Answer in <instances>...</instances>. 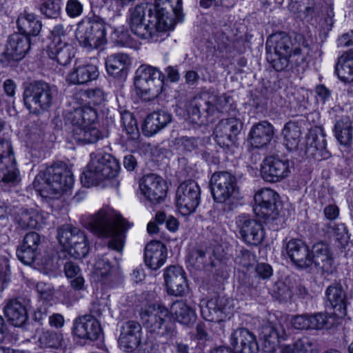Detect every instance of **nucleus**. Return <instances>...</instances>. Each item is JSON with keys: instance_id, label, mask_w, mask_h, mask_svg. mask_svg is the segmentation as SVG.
I'll return each instance as SVG.
<instances>
[{"instance_id": "4", "label": "nucleus", "mask_w": 353, "mask_h": 353, "mask_svg": "<svg viewBox=\"0 0 353 353\" xmlns=\"http://www.w3.org/2000/svg\"><path fill=\"white\" fill-rule=\"evenodd\" d=\"M230 99L225 94L216 95L209 92L196 94L188 108L192 121L199 125L214 122L226 108Z\"/></svg>"}, {"instance_id": "48", "label": "nucleus", "mask_w": 353, "mask_h": 353, "mask_svg": "<svg viewBox=\"0 0 353 353\" xmlns=\"http://www.w3.org/2000/svg\"><path fill=\"white\" fill-rule=\"evenodd\" d=\"M112 268L110 260L107 254L98 256L94 264V274L103 282L105 281Z\"/></svg>"}, {"instance_id": "1", "label": "nucleus", "mask_w": 353, "mask_h": 353, "mask_svg": "<svg viewBox=\"0 0 353 353\" xmlns=\"http://www.w3.org/2000/svg\"><path fill=\"white\" fill-rule=\"evenodd\" d=\"M86 227L101 237L110 238L108 248L121 251L123 249L125 232L129 225L120 215L104 210L90 216L85 223Z\"/></svg>"}, {"instance_id": "40", "label": "nucleus", "mask_w": 353, "mask_h": 353, "mask_svg": "<svg viewBox=\"0 0 353 353\" xmlns=\"http://www.w3.org/2000/svg\"><path fill=\"white\" fill-rule=\"evenodd\" d=\"M69 254L76 259L85 257L89 251V247L83 231L79 228L73 229V238L71 245H68Z\"/></svg>"}, {"instance_id": "31", "label": "nucleus", "mask_w": 353, "mask_h": 353, "mask_svg": "<svg viewBox=\"0 0 353 353\" xmlns=\"http://www.w3.org/2000/svg\"><path fill=\"white\" fill-rule=\"evenodd\" d=\"M167 259L166 246L159 241H152L144 250V261L145 265L153 270L160 268Z\"/></svg>"}, {"instance_id": "20", "label": "nucleus", "mask_w": 353, "mask_h": 353, "mask_svg": "<svg viewBox=\"0 0 353 353\" xmlns=\"http://www.w3.org/2000/svg\"><path fill=\"white\" fill-rule=\"evenodd\" d=\"M325 298L326 309L332 310L336 317L342 318L347 314V293L340 283H335L328 286L325 290Z\"/></svg>"}, {"instance_id": "55", "label": "nucleus", "mask_w": 353, "mask_h": 353, "mask_svg": "<svg viewBox=\"0 0 353 353\" xmlns=\"http://www.w3.org/2000/svg\"><path fill=\"white\" fill-rule=\"evenodd\" d=\"M295 353H313L316 344L312 339L303 336L294 342Z\"/></svg>"}, {"instance_id": "63", "label": "nucleus", "mask_w": 353, "mask_h": 353, "mask_svg": "<svg viewBox=\"0 0 353 353\" xmlns=\"http://www.w3.org/2000/svg\"><path fill=\"white\" fill-rule=\"evenodd\" d=\"M291 323L292 326L297 330H310L308 314L294 316Z\"/></svg>"}, {"instance_id": "12", "label": "nucleus", "mask_w": 353, "mask_h": 353, "mask_svg": "<svg viewBox=\"0 0 353 353\" xmlns=\"http://www.w3.org/2000/svg\"><path fill=\"white\" fill-rule=\"evenodd\" d=\"M254 212L265 223H272L276 220L281 209V203L278 193L270 188H263L254 195Z\"/></svg>"}, {"instance_id": "59", "label": "nucleus", "mask_w": 353, "mask_h": 353, "mask_svg": "<svg viewBox=\"0 0 353 353\" xmlns=\"http://www.w3.org/2000/svg\"><path fill=\"white\" fill-rule=\"evenodd\" d=\"M65 11L70 17H77L83 12V5L78 0H68L66 3Z\"/></svg>"}, {"instance_id": "18", "label": "nucleus", "mask_w": 353, "mask_h": 353, "mask_svg": "<svg viewBox=\"0 0 353 353\" xmlns=\"http://www.w3.org/2000/svg\"><path fill=\"white\" fill-rule=\"evenodd\" d=\"M139 188L142 194L151 204H158L166 197V183L154 174L144 176L140 180Z\"/></svg>"}, {"instance_id": "22", "label": "nucleus", "mask_w": 353, "mask_h": 353, "mask_svg": "<svg viewBox=\"0 0 353 353\" xmlns=\"http://www.w3.org/2000/svg\"><path fill=\"white\" fill-rule=\"evenodd\" d=\"M326 145L323 129L316 126L307 134L304 151L309 157L327 159L330 157V154L326 148Z\"/></svg>"}, {"instance_id": "54", "label": "nucleus", "mask_w": 353, "mask_h": 353, "mask_svg": "<svg viewBox=\"0 0 353 353\" xmlns=\"http://www.w3.org/2000/svg\"><path fill=\"white\" fill-rule=\"evenodd\" d=\"M70 31L68 26H64L62 24L54 26L51 30L52 41L50 44H59L69 42L68 33Z\"/></svg>"}, {"instance_id": "62", "label": "nucleus", "mask_w": 353, "mask_h": 353, "mask_svg": "<svg viewBox=\"0 0 353 353\" xmlns=\"http://www.w3.org/2000/svg\"><path fill=\"white\" fill-rule=\"evenodd\" d=\"M334 236L336 239L341 242V244L347 242L348 239L347 230L343 223L334 224L331 227Z\"/></svg>"}, {"instance_id": "58", "label": "nucleus", "mask_w": 353, "mask_h": 353, "mask_svg": "<svg viewBox=\"0 0 353 353\" xmlns=\"http://www.w3.org/2000/svg\"><path fill=\"white\" fill-rule=\"evenodd\" d=\"M50 307V306L47 303H43L39 307L34 313V321L42 325L44 322L48 320V317L51 314V312L49 310Z\"/></svg>"}, {"instance_id": "13", "label": "nucleus", "mask_w": 353, "mask_h": 353, "mask_svg": "<svg viewBox=\"0 0 353 353\" xmlns=\"http://www.w3.org/2000/svg\"><path fill=\"white\" fill-rule=\"evenodd\" d=\"M201 201V189L194 180L181 183L176 191V204L180 213L184 216L194 213Z\"/></svg>"}, {"instance_id": "42", "label": "nucleus", "mask_w": 353, "mask_h": 353, "mask_svg": "<svg viewBox=\"0 0 353 353\" xmlns=\"http://www.w3.org/2000/svg\"><path fill=\"white\" fill-rule=\"evenodd\" d=\"M283 134L288 150L293 151L299 149L301 139V129L297 121L288 122L283 130Z\"/></svg>"}, {"instance_id": "61", "label": "nucleus", "mask_w": 353, "mask_h": 353, "mask_svg": "<svg viewBox=\"0 0 353 353\" xmlns=\"http://www.w3.org/2000/svg\"><path fill=\"white\" fill-rule=\"evenodd\" d=\"M176 144L183 150L192 151L198 147V139L193 137H182L176 139Z\"/></svg>"}, {"instance_id": "11", "label": "nucleus", "mask_w": 353, "mask_h": 353, "mask_svg": "<svg viewBox=\"0 0 353 353\" xmlns=\"http://www.w3.org/2000/svg\"><path fill=\"white\" fill-rule=\"evenodd\" d=\"M11 141L0 138V188L7 191L20 181Z\"/></svg>"}, {"instance_id": "50", "label": "nucleus", "mask_w": 353, "mask_h": 353, "mask_svg": "<svg viewBox=\"0 0 353 353\" xmlns=\"http://www.w3.org/2000/svg\"><path fill=\"white\" fill-rule=\"evenodd\" d=\"M308 321L310 330H322L330 325L329 316L323 312L308 314Z\"/></svg>"}, {"instance_id": "49", "label": "nucleus", "mask_w": 353, "mask_h": 353, "mask_svg": "<svg viewBox=\"0 0 353 353\" xmlns=\"http://www.w3.org/2000/svg\"><path fill=\"white\" fill-rule=\"evenodd\" d=\"M120 114L123 125L129 135L128 138L133 141L137 140L139 137V132L136 119L128 111H124Z\"/></svg>"}, {"instance_id": "26", "label": "nucleus", "mask_w": 353, "mask_h": 353, "mask_svg": "<svg viewBox=\"0 0 353 353\" xmlns=\"http://www.w3.org/2000/svg\"><path fill=\"white\" fill-rule=\"evenodd\" d=\"M29 300L23 298L12 299L6 304L3 311L8 321L15 327H21L28 319Z\"/></svg>"}, {"instance_id": "25", "label": "nucleus", "mask_w": 353, "mask_h": 353, "mask_svg": "<svg viewBox=\"0 0 353 353\" xmlns=\"http://www.w3.org/2000/svg\"><path fill=\"white\" fill-rule=\"evenodd\" d=\"M168 293L173 296H183L188 291V285L183 270L179 266H170L164 273Z\"/></svg>"}, {"instance_id": "34", "label": "nucleus", "mask_w": 353, "mask_h": 353, "mask_svg": "<svg viewBox=\"0 0 353 353\" xmlns=\"http://www.w3.org/2000/svg\"><path fill=\"white\" fill-rule=\"evenodd\" d=\"M99 72L97 65L83 64L75 66L66 77V81L72 85H84L97 79Z\"/></svg>"}, {"instance_id": "60", "label": "nucleus", "mask_w": 353, "mask_h": 353, "mask_svg": "<svg viewBox=\"0 0 353 353\" xmlns=\"http://www.w3.org/2000/svg\"><path fill=\"white\" fill-rule=\"evenodd\" d=\"M40 236L35 232L27 233L22 241L23 245L34 248V251L38 252V248L40 245Z\"/></svg>"}, {"instance_id": "36", "label": "nucleus", "mask_w": 353, "mask_h": 353, "mask_svg": "<svg viewBox=\"0 0 353 353\" xmlns=\"http://www.w3.org/2000/svg\"><path fill=\"white\" fill-rule=\"evenodd\" d=\"M21 34L26 37L37 36L39 34L42 24L34 14L23 12L19 14L17 21Z\"/></svg>"}, {"instance_id": "29", "label": "nucleus", "mask_w": 353, "mask_h": 353, "mask_svg": "<svg viewBox=\"0 0 353 353\" xmlns=\"http://www.w3.org/2000/svg\"><path fill=\"white\" fill-rule=\"evenodd\" d=\"M311 265L314 263L319 268L323 274H332L333 267V257L329 246L323 242H319L312 245L310 255Z\"/></svg>"}, {"instance_id": "35", "label": "nucleus", "mask_w": 353, "mask_h": 353, "mask_svg": "<svg viewBox=\"0 0 353 353\" xmlns=\"http://www.w3.org/2000/svg\"><path fill=\"white\" fill-rule=\"evenodd\" d=\"M48 57L61 65H67L74 58V47L69 42L50 44L48 48Z\"/></svg>"}, {"instance_id": "46", "label": "nucleus", "mask_w": 353, "mask_h": 353, "mask_svg": "<svg viewBox=\"0 0 353 353\" xmlns=\"http://www.w3.org/2000/svg\"><path fill=\"white\" fill-rule=\"evenodd\" d=\"M64 273L70 280V286L74 290H83L85 287V280L79 266L74 262L67 261L63 267Z\"/></svg>"}, {"instance_id": "27", "label": "nucleus", "mask_w": 353, "mask_h": 353, "mask_svg": "<svg viewBox=\"0 0 353 353\" xmlns=\"http://www.w3.org/2000/svg\"><path fill=\"white\" fill-rule=\"evenodd\" d=\"M30 49V38L19 33H14L8 37L3 56L8 61H19L24 58Z\"/></svg>"}, {"instance_id": "16", "label": "nucleus", "mask_w": 353, "mask_h": 353, "mask_svg": "<svg viewBox=\"0 0 353 353\" xmlns=\"http://www.w3.org/2000/svg\"><path fill=\"white\" fill-rule=\"evenodd\" d=\"M154 8V13L159 18L161 27L168 31L174 28L176 20L181 19V0H155Z\"/></svg>"}, {"instance_id": "53", "label": "nucleus", "mask_w": 353, "mask_h": 353, "mask_svg": "<svg viewBox=\"0 0 353 353\" xmlns=\"http://www.w3.org/2000/svg\"><path fill=\"white\" fill-rule=\"evenodd\" d=\"M38 252L34 251V248L27 247L21 244L17 250V256L23 263L26 265L32 264L35 259Z\"/></svg>"}, {"instance_id": "43", "label": "nucleus", "mask_w": 353, "mask_h": 353, "mask_svg": "<svg viewBox=\"0 0 353 353\" xmlns=\"http://www.w3.org/2000/svg\"><path fill=\"white\" fill-rule=\"evenodd\" d=\"M352 121L347 116L337 120L334 128L336 139L343 145H348L352 143Z\"/></svg>"}, {"instance_id": "8", "label": "nucleus", "mask_w": 353, "mask_h": 353, "mask_svg": "<svg viewBox=\"0 0 353 353\" xmlns=\"http://www.w3.org/2000/svg\"><path fill=\"white\" fill-rule=\"evenodd\" d=\"M164 76L157 68L142 65L136 71L134 86L145 101H151L161 92Z\"/></svg>"}, {"instance_id": "57", "label": "nucleus", "mask_w": 353, "mask_h": 353, "mask_svg": "<svg viewBox=\"0 0 353 353\" xmlns=\"http://www.w3.org/2000/svg\"><path fill=\"white\" fill-rule=\"evenodd\" d=\"M84 127L90 125L97 119V111L90 106L79 108Z\"/></svg>"}, {"instance_id": "37", "label": "nucleus", "mask_w": 353, "mask_h": 353, "mask_svg": "<svg viewBox=\"0 0 353 353\" xmlns=\"http://www.w3.org/2000/svg\"><path fill=\"white\" fill-rule=\"evenodd\" d=\"M14 220L22 229H33L42 222L43 216L34 209L21 208L16 212Z\"/></svg>"}, {"instance_id": "38", "label": "nucleus", "mask_w": 353, "mask_h": 353, "mask_svg": "<svg viewBox=\"0 0 353 353\" xmlns=\"http://www.w3.org/2000/svg\"><path fill=\"white\" fill-rule=\"evenodd\" d=\"M106 136V133L90 125L83 128H74L72 129L73 139L77 143L82 144L94 143L99 140L103 139Z\"/></svg>"}, {"instance_id": "6", "label": "nucleus", "mask_w": 353, "mask_h": 353, "mask_svg": "<svg viewBox=\"0 0 353 353\" xmlns=\"http://www.w3.org/2000/svg\"><path fill=\"white\" fill-rule=\"evenodd\" d=\"M119 169V162L110 154L92 153L87 170L81 176V182L85 187L97 185L105 179L116 177Z\"/></svg>"}, {"instance_id": "32", "label": "nucleus", "mask_w": 353, "mask_h": 353, "mask_svg": "<svg viewBox=\"0 0 353 353\" xmlns=\"http://www.w3.org/2000/svg\"><path fill=\"white\" fill-rule=\"evenodd\" d=\"M274 135V127L268 121H261L255 123L251 128L248 141L251 145L261 148L270 143Z\"/></svg>"}, {"instance_id": "39", "label": "nucleus", "mask_w": 353, "mask_h": 353, "mask_svg": "<svg viewBox=\"0 0 353 353\" xmlns=\"http://www.w3.org/2000/svg\"><path fill=\"white\" fill-rule=\"evenodd\" d=\"M170 313L181 324L190 325L196 319L194 309L182 301L174 302L170 307Z\"/></svg>"}, {"instance_id": "33", "label": "nucleus", "mask_w": 353, "mask_h": 353, "mask_svg": "<svg viewBox=\"0 0 353 353\" xmlns=\"http://www.w3.org/2000/svg\"><path fill=\"white\" fill-rule=\"evenodd\" d=\"M172 121V115L165 110H157L149 114L143 125V132L152 137L166 127Z\"/></svg>"}, {"instance_id": "23", "label": "nucleus", "mask_w": 353, "mask_h": 353, "mask_svg": "<svg viewBox=\"0 0 353 353\" xmlns=\"http://www.w3.org/2000/svg\"><path fill=\"white\" fill-rule=\"evenodd\" d=\"M236 223L242 239L248 244L258 245L262 242L265 233L261 223L258 221L240 216Z\"/></svg>"}, {"instance_id": "15", "label": "nucleus", "mask_w": 353, "mask_h": 353, "mask_svg": "<svg viewBox=\"0 0 353 353\" xmlns=\"http://www.w3.org/2000/svg\"><path fill=\"white\" fill-rule=\"evenodd\" d=\"M210 188L213 199L217 203H225L238 191L236 176L226 171L212 174Z\"/></svg>"}, {"instance_id": "45", "label": "nucleus", "mask_w": 353, "mask_h": 353, "mask_svg": "<svg viewBox=\"0 0 353 353\" xmlns=\"http://www.w3.org/2000/svg\"><path fill=\"white\" fill-rule=\"evenodd\" d=\"M37 344L41 348H50L58 350L64 344V339L61 333L53 330H42L39 334Z\"/></svg>"}, {"instance_id": "47", "label": "nucleus", "mask_w": 353, "mask_h": 353, "mask_svg": "<svg viewBox=\"0 0 353 353\" xmlns=\"http://www.w3.org/2000/svg\"><path fill=\"white\" fill-rule=\"evenodd\" d=\"M260 338L263 341V346L265 352H273L279 345V333L277 330L270 323L261 327Z\"/></svg>"}, {"instance_id": "44", "label": "nucleus", "mask_w": 353, "mask_h": 353, "mask_svg": "<svg viewBox=\"0 0 353 353\" xmlns=\"http://www.w3.org/2000/svg\"><path fill=\"white\" fill-rule=\"evenodd\" d=\"M128 61V57L125 54H115L109 56L105 60L108 73L114 77L125 74Z\"/></svg>"}, {"instance_id": "41", "label": "nucleus", "mask_w": 353, "mask_h": 353, "mask_svg": "<svg viewBox=\"0 0 353 353\" xmlns=\"http://www.w3.org/2000/svg\"><path fill=\"white\" fill-rule=\"evenodd\" d=\"M335 71L341 81H353V50L344 53L339 58Z\"/></svg>"}, {"instance_id": "52", "label": "nucleus", "mask_w": 353, "mask_h": 353, "mask_svg": "<svg viewBox=\"0 0 353 353\" xmlns=\"http://www.w3.org/2000/svg\"><path fill=\"white\" fill-rule=\"evenodd\" d=\"M70 224H65L60 227L58 230V240L61 245L65 249H68V245H71V241L73 238V229H77Z\"/></svg>"}, {"instance_id": "24", "label": "nucleus", "mask_w": 353, "mask_h": 353, "mask_svg": "<svg viewBox=\"0 0 353 353\" xmlns=\"http://www.w3.org/2000/svg\"><path fill=\"white\" fill-rule=\"evenodd\" d=\"M202 316L208 321L220 322L230 314L228 299L224 296H215L206 302L201 310Z\"/></svg>"}, {"instance_id": "21", "label": "nucleus", "mask_w": 353, "mask_h": 353, "mask_svg": "<svg viewBox=\"0 0 353 353\" xmlns=\"http://www.w3.org/2000/svg\"><path fill=\"white\" fill-rule=\"evenodd\" d=\"M141 326L136 321H127L120 327L119 344L121 348L127 352H134L141 343Z\"/></svg>"}, {"instance_id": "19", "label": "nucleus", "mask_w": 353, "mask_h": 353, "mask_svg": "<svg viewBox=\"0 0 353 353\" xmlns=\"http://www.w3.org/2000/svg\"><path fill=\"white\" fill-rule=\"evenodd\" d=\"M72 333L79 339L94 341L103 334V330L99 320L82 315L74 320Z\"/></svg>"}, {"instance_id": "51", "label": "nucleus", "mask_w": 353, "mask_h": 353, "mask_svg": "<svg viewBox=\"0 0 353 353\" xmlns=\"http://www.w3.org/2000/svg\"><path fill=\"white\" fill-rule=\"evenodd\" d=\"M61 0H47L40 6L41 13L48 18L56 19L61 11Z\"/></svg>"}, {"instance_id": "3", "label": "nucleus", "mask_w": 353, "mask_h": 353, "mask_svg": "<svg viewBox=\"0 0 353 353\" xmlns=\"http://www.w3.org/2000/svg\"><path fill=\"white\" fill-rule=\"evenodd\" d=\"M267 60L276 71H283L290 63L299 65L304 61L301 49L294 46L292 38L285 32L272 34L266 41Z\"/></svg>"}, {"instance_id": "30", "label": "nucleus", "mask_w": 353, "mask_h": 353, "mask_svg": "<svg viewBox=\"0 0 353 353\" xmlns=\"http://www.w3.org/2000/svg\"><path fill=\"white\" fill-rule=\"evenodd\" d=\"M288 256L298 268L305 269L311 266L310 250L302 241L291 239L286 244Z\"/></svg>"}, {"instance_id": "7", "label": "nucleus", "mask_w": 353, "mask_h": 353, "mask_svg": "<svg viewBox=\"0 0 353 353\" xmlns=\"http://www.w3.org/2000/svg\"><path fill=\"white\" fill-rule=\"evenodd\" d=\"M141 319L143 325L150 332L160 333L165 338L163 342L168 343L176 336L174 325L169 321V311L161 305H151L141 313Z\"/></svg>"}, {"instance_id": "14", "label": "nucleus", "mask_w": 353, "mask_h": 353, "mask_svg": "<svg viewBox=\"0 0 353 353\" xmlns=\"http://www.w3.org/2000/svg\"><path fill=\"white\" fill-rule=\"evenodd\" d=\"M242 128V122L236 118L222 119L214 130V140L226 152H232Z\"/></svg>"}, {"instance_id": "64", "label": "nucleus", "mask_w": 353, "mask_h": 353, "mask_svg": "<svg viewBox=\"0 0 353 353\" xmlns=\"http://www.w3.org/2000/svg\"><path fill=\"white\" fill-rule=\"evenodd\" d=\"M65 119L67 122L73 125V128L84 127L79 108H76L73 111L68 112Z\"/></svg>"}, {"instance_id": "5", "label": "nucleus", "mask_w": 353, "mask_h": 353, "mask_svg": "<svg viewBox=\"0 0 353 353\" xmlns=\"http://www.w3.org/2000/svg\"><path fill=\"white\" fill-rule=\"evenodd\" d=\"M73 184L72 173L62 162L54 163L40 172L32 183L37 191L46 190L54 194L70 190Z\"/></svg>"}, {"instance_id": "28", "label": "nucleus", "mask_w": 353, "mask_h": 353, "mask_svg": "<svg viewBox=\"0 0 353 353\" xmlns=\"http://www.w3.org/2000/svg\"><path fill=\"white\" fill-rule=\"evenodd\" d=\"M230 343L236 352L258 353L259 352L256 336L244 327L238 328L232 332Z\"/></svg>"}, {"instance_id": "10", "label": "nucleus", "mask_w": 353, "mask_h": 353, "mask_svg": "<svg viewBox=\"0 0 353 353\" xmlns=\"http://www.w3.org/2000/svg\"><path fill=\"white\" fill-rule=\"evenodd\" d=\"M105 24L102 18L94 15L85 17L77 24L75 36L84 48H98L105 41Z\"/></svg>"}, {"instance_id": "2", "label": "nucleus", "mask_w": 353, "mask_h": 353, "mask_svg": "<svg viewBox=\"0 0 353 353\" xmlns=\"http://www.w3.org/2000/svg\"><path fill=\"white\" fill-rule=\"evenodd\" d=\"M128 21L132 32L141 39L161 42L168 36V29L161 28L151 5L140 3L130 9Z\"/></svg>"}, {"instance_id": "17", "label": "nucleus", "mask_w": 353, "mask_h": 353, "mask_svg": "<svg viewBox=\"0 0 353 353\" xmlns=\"http://www.w3.org/2000/svg\"><path fill=\"white\" fill-rule=\"evenodd\" d=\"M290 172L289 161L276 155L265 158L261 168L262 178L271 183L281 181L288 177Z\"/></svg>"}, {"instance_id": "56", "label": "nucleus", "mask_w": 353, "mask_h": 353, "mask_svg": "<svg viewBox=\"0 0 353 353\" xmlns=\"http://www.w3.org/2000/svg\"><path fill=\"white\" fill-rule=\"evenodd\" d=\"M83 94L88 99V103L94 105H100L105 101L103 91L98 88L88 89Z\"/></svg>"}, {"instance_id": "9", "label": "nucleus", "mask_w": 353, "mask_h": 353, "mask_svg": "<svg viewBox=\"0 0 353 353\" xmlns=\"http://www.w3.org/2000/svg\"><path fill=\"white\" fill-rule=\"evenodd\" d=\"M23 102L30 113L40 114L48 111L53 103L52 88L43 81L29 83L23 91Z\"/></svg>"}]
</instances>
